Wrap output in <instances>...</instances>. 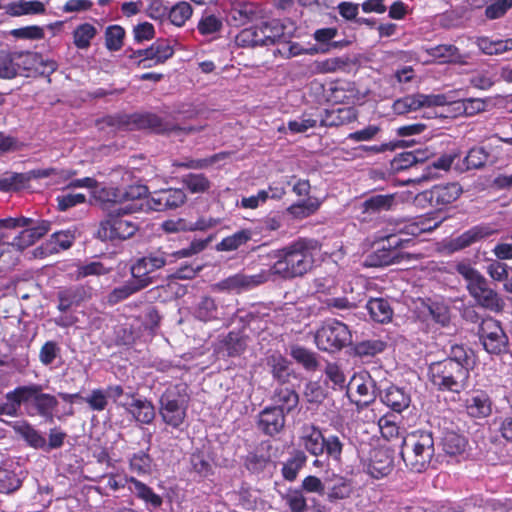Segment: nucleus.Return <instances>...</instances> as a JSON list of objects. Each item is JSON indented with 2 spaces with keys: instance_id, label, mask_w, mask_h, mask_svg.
<instances>
[{
  "instance_id": "nucleus-1",
  "label": "nucleus",
  "mask_w": 512,
  "mask_h": 512,
  "mask_svg": "<svg viewBox=\"0 0 512 512\" xmlns=\"http://www.w3.org/2000/svg\"><path fill=\"white\" fill-rule=\"evenodd\" d=\"M319 252L317 241L298 239L275 252L277 259L269 269H265L267 281L275 277L294 279L308 273L314 266Z\"/></svg>"
},
{
  "instance_id": "nucleus-2",
  "label": "nucleus",
  "mask_w": 512,
  "mask_h": 512,
  "mask_svg": "<svg viewBox=\"0 0 512 512\" xmlns=\"http://www.w3.org/2000/svg\"><path fill=\"white\" fill-rule=\"evenodd\" d=\"M431 385L440 392L461 393L469 387L470 372L456 362H432L427 371Z\"/></svg>"
},
{
  "instance_id": "nucleus-3",
  "label": "nucleus",
  "mask_w": 512,
  "mask_h": 512,
  "mask_svg": "<svg viewBox=\"0 0 512 512\" xmlns=\"http://www.w3.org/2000/svg\"><path fill=\"white\" fill-rule=\"evenodd\" d=\"M455 270L467 282L466 288L478 305L494 312L502 310L503 300L488 286L486 278L468 261L458 262Z\"/></svg>"
},
{
  "instance_id": "nucleus-4",
  "label": "nucleus",
  "mask_w": 512,
  "mask_h": 512,
  "mask_svg": "<svg viewBox=\"0 0 512 512\" xmlns=\"http://www.w3.org/2000/svg\"><path fill=\"white\" fill-rule=\"evenodd\" d=\"M189 392L186 383L169 385L159 399V414L165 424L180 428L187 417Z\"/></svg>"
},
{
  "instance_id": "nucleus-5",
  "label": "nucleus",
  "mask_w": 512,
  "mask_h": 512,
  "mask_svg": "<svg viewBox=\"0 0 512 512\" xmlns=\"http://www.w3.org/2000/svg\"><path fill=\"white\" fill-rule=\"evenodd\" d=\"M434 455L432 434L420 431L411 434L403 441L401 456L406 466L415 472L424 471Z\"/></svg>"
},
{
  "instance_id": "nucleus-6",
  "label": "nucleus",
  "mask_w": 512,
  "mask_h": 512,
  "mask_svg": "<svg viewBox=\"0 0 512 512\" xmlns=\"http://www.w3.org/2000/svg\"><path fill=\"white\" fill-rule=\"evenodd\" d=\"M148 189L141 184L127 187L109 188L106 192L107 202L117 209V212L131 214L145 210L144 199Z\"/></svg>"
},
{
  "instance_id": "nucleus-7",
  "label": "nucleus",
  "mask_w": 512,
  "mask_h": 512,
  "mask_svg": "<svg viewBox=\"0 0 512 512\" xmlns=\"http://www.w3.org/2000/svg\"><path fill=\"white\" fill-rule=\"evenodd\" d=\"M315 343L322 351L336 352L352 343V335L344 323L329 320L316 331Z\"/></svg>"
},
{
  "instance_id": "nucleus-8",
  "label": "nucleus",
  "mask_w": 512,
  "mask_h": 512,
  "mask_svg": "<svg viewBox=\"0 0 512 512\" xmlns=\"http://www.w3.org/2000/svg\"><path fill=\"white\" fill-rule=\"evenodd\" d=\"M125 214L112 207L105 220L100 223L97 236L102 241H124L138 230L136 222L124 218Z\"/></svg>"
},
{
  "instance_id": "nucleus-9",
  "label": "nucleus",
  "mask_w": 512,
  "mask_h": 512,
  "mask_svg": "<svg viewBox=\"0 0 512 512\" xmlns=\"http://www.w3.org/2000/svg\"><path fill=\"white\" fill-rule=\"evenodd\" d=\"M172 258V254H167L163 251L149 253L137 259L131 266V275L145 288L153 282L151 274L164 267L167 263L172 262Z\"/></svg>"
},
{
  "instance_id": "nucleus-10",
  "label": "nucleus",
  "mask_w": 512,
  "mask_h": 512,
  "mask_svg": "<svg viewBox=\"0 0 512 512\" xmlns=\"http://www.w3.org/2000/svg\"><path fill=\"white\" fill-rule=\"evenodd\" d=\"M450 103L448 97L444 94H411L394 101L392 109L395 114L404 115L417 111L423 107L444 106Z\"/></svg>"
},
{
  "instance_id": "nucleus-11",
  "label": "nucleus",
  "mask_w": 512,
  "mask_h": 512,
  "mask_svg": "<svg viewBox=\"0 0 512 512\" xmlns=\"http://www.w3.org/2000/svg\"><path fill=\"white\" fill-rule=\"evenodd\" d=\"M408 242V239H403L397 234L387 236V238L382 241L381 248L373 255L369 256L368 265L388 266L400 263L407 255L402 253L398 248Z\"/></svg>"
},
{
  "instance_id": "nucleus-12",
  "label": "nucleus",
  "mask_w": 512,
  "mask_h": 512,
  "mask_svg": "<svg viewBox=\"0 0 512 512\" xmlns=\"http://www.w3.org/2000/svg\"><path fill=\"white\" fill-rule=\"evenodd\" d=\"M479 334L484 349L488 353L500 354L505 351L508 344V337L500 323L495 319H484L480 325Z\"/></svg>"
},
{
  "instance_id": "nucleus-13",
  "label": "nucleus",
  "mask_w": 512,
  "mask_h": 512,
  "mask_svg": "<svg viewBox=\"0 0 512 512\" xmlns=\"http://www.w3.org/2000/svg\"><path fill=\"white\" fill-rule=\"evenodd\" d=\"M16 59L19 64V75H50L58 68V64L56 61L52 59H46L41 54L36 52H16Z\"/></svg>"
},
{
  "instance_id": "nucleus-14",
  "label": "nucleus",
  "mask_w": 512,
  "mask_h": 512,
  "mask_svg": "<svg viewBox=\"0 0 512 512\" xmlns=\"http://www.w3.org/2000/svg\"><path fill=\"white\" fill-rule=\"evenodd\" d=\"M265 282H267V274L264 270L254 275L237 273L217 282L214 284L213 289L219 292L241 293Z\"/></svg>"
},
{
  "instance_id": "nucleus-15",
  "label": "nucleus",
  "mask_w": 512,
  "mask_h": 512,
  "mask_svg": "<svg viewBox=\"0 0 512 512\" xmlns=\"http://www.w3.org/2000/svg\"><path fill=\"white\" fill-rule=\"evenodd\" d=\"M133 122L139 129H149L152 132L158 134H170V133H192L196 129L192 126L179 127L175 124L160 118L159 116L151 113L137 114L133 116Z\"/></svg>"
},
{
  "instance_id": "nucleus-16",
  "label": "nucleus",
  "mask_w": 512,
  "mask_h": 512,
  "mask_svg": "<svg viewBox=\"0 0 512 512\" xmlns=\"http://www.w3.org/2000/svg\"><path fill=\"white\" fill-rule=\"evenodd\" d=\"M394 466L392 452L384 447L374 448L364 463V470L371 477L379 479L391 473Z\"/></svg>"
},
{
  "instance_id": "nucleus-17",
  "label": "nucleus",
  "mask_w": 512,
  "mask_h": 512,
  "mask_svg": "<svg viewBox=\"0 0 512 512\" xmlns=\"http://www.w3.org/2000/svg\"><path fill=\"white\" fill-rule=\"evenodd\" d=\"M57 405L58 401L55 396L43 393V387L39 384H34V393H32L26 412L30 416L39 415L51 419L53 410Z\"/></svg>"
},
{
  "instance_id": "nucleus-18",
  "label": "nucleus",
  "mask_w": 512,
  "mask_h": 512,
  "mask_svg": "<svg viewBox=\"0 0 512 512\" xmlns=\"http://www.w3.org/2000/svg\"><path fill=\"white\" fill-rule=\"evenodd\" d=\"M286 414L278 407L268 406L258 414L257 427L268 436H275L284 430Z\"/></svg>"
},
{
  "instance_id": "nucleus-19",
  "label": "nucleus",
  "mask_w": 512,
  "mask_h": 512,
  "mask_svg": "<svg viewBox=\"0 0 512 512\" xmlns=\"http://www.w3.org/2000/svg\"><path fill=\"white\" fill-rule=\"evenodd\" d=\"M461 194L462 188L458 183H448L434 186L432 189L419 194L417 199L428 200L434 206H444L456 201Z\"/></svg>"
},
{
  "instance_id": "nucleus-20",
  "label": "nucleus",
  "mask_w": 512,
  "mask_h": 512,
  "mask_svg": "<svg viewBox=\"0 0 512 512\" xmlns=\"http://www.w3.org/2000/svg\"><path fill=\"white\" fill-rule=\"evenodd\" d=\"M349 389L355 390L359 395L360 398L357 400V405L366 407L374 402L380 387L376 385L374 379L369 374H359L351 379Z\"/></svg>"
},
{
  "instance_id": "nucleus-21",
  "label": "nucleus",
  "mask_w": 512,
  "mask_h": 512,
  "mask_svg": "<svg viewBox=\"0 0 512 512\" xmlns=\"http://www.w3.org/2000/svg\"><path fill=\"white\" fill-rule=\"evenodd\" d=\"M120 405L133 417L136 422L141 424H151L155 419V407L151 401L146 398H135L131 396L130 400L120 402Z\"/></svg>"
},
{
  "instance_id": "nucleus-22",
  "label": "nucleus",
  "mask_w": 512,
  "mask_h": 512,
  "mask_svg": "<svg viewBox=\"0 0 512 512\" xmlns=\"http://www.w3.org/2000/svg\"><path fill=\"white\" fill-rule=\"evenodd\" d=\"M378 396L383 404L397 413L407 409L411 403L410 394L404 388L396 385L380 388Z\"/></svg>"
},
{
  "instance_id": "nucleus-23",
  "label": "nucleus",
  "mask_w": 512,
  "mask_h": 512,
  "mask_svg": "<svg viewBox=\"0 0 512 512\" xmlns=\"http://www.w3.org/2000/svg\"><path fill=\"white\" fill-rule=\"evenodd\" d=\"M138 57H142L139 64H142L143 68L151 67L153 61L154 64H162L174 54L173 47L166 41H156L149 48L144 50H138L134 53Z\"/></svg>"
},
{
  "instance_id": "nucleus-24",
  "label": "nucleus",
  "mask_w": 512,
  "mask_h": 512,
  "mask_svg": "<svg viewBox=\"0 0 512 512\" xmlns=\"http://www.w3.org/2000/svg\"><path fill=\"white\" fill-rule=\"evenodd\" d=\"M324 439L321 430L314 424H304L300 429V445L313 456L324 453Z\"/></svg>"
},
{
  "instance_id": "nucleus-25",
  "label": "nucleus",
  "mask_w": 512,
  "mask_h": 512,
  "mask_svg": "<svg viewBox=\"0 0 512 512\" xmlns=\"http://www.w3.org/2000/svg\"><path fill=\"white\" fill-rule=\"evenodd\" d=\"M466 412L473 418H486L492 413V401L483 390H476L465 400Z\"/></svg>"
},
{
  "instance_id": "nucleus-26",
  "label": "nucleus",
  "mask_w": 512,
  "mask_h": 512,
  "mask_svg": "<svg viewBox=\"0 0 512 512\" xmlns=\"http://www.w3.org/2000/svg\"><path fill=\"white\" fill-rule=\"evenodd\" d=\"M495 232L496 230L487 224L476 225L454 238L450 243V247L455 251L462 250L493 235Z\"/></svg>"
},
{
  "instance_id": "nucleus-27",
  "label": "nucleus",
  "mask_w": 512,
  "mask_h": 512,
  "mask_svg": "<svg viewBox=\"0 0 512 512\" xmlns=\"http://www.w3.org/2000/svg\"><path fill=\"white\" fill-rule=\"evenodd\" d=\"M321 126H341L353 122L357 118V112L353 107H342L325 110L319 113Z\"/></svg>"
},
{
  "instance_id": "nucleus-28",
  "label": "nucleus",
  "mask_w": 512,
  "mask_h": 512,
  "mask_svg": "<svg viewBox=\"0 0 512 512\" xmlns=\"http://www.w3.org/2000/svg\"><path fill=\"white\" fill-rule=\"evenodd\" d=\"M126 483L128 484L129 491L138 499L142 500L146 505L153 508H159L162 505V497L156 494L152 488L147 486L145 483L134 477H127Z\"/></svg>"
},
{
  "instance_id": "nucleus-29",
  "label": "nucleus",
  "mask_w": 512,
  "mask_h": 512,
  "mask_svg": "<svg viewBox=\"0 0 512 512\" xmlns=\"http://www.w3.org/2000/svg\"><path fill=\"white\" fill-rule=\"evenodd\" d=\"M271 399L273 401L272 407H278L284 414L291 413L299 404L297 392L288 387L275 388Z\"/></svg>"
},
{
  "instance_id": "nucleus-30",
  "label": "nucleus",
  "mask_w": 512,
  "mask_h": 512,
  "mask_svg": "<svg viewBox=\"0 0 512 512\" xmlns=\"http://www.w3.org/2000/svg\"><path fill=\"white\" fill-rule=\"evenodd\" d=\"M88 298L86 289L82 286L70 287L58 293V309L66 312L72 307L79 306Z\"/></svg>"
},
{
  "instance_id": "nucleus-31",
  "label": "nucleus",
  "mask_w": 512,
  "mask_h": 512,
  "mask_svg": "<svg viewBox=\"0 0 512 512\" xmlns=\"http://www.w3.org/2000/svg\"><path fill=\"white\" fill-rule=\"evenodd\" d=\"M6 14L13 17L23 15H41L46 11L45 5L40 1H20L8 3L4 6Z\"/></svg>"
},
{
  "instance_id": "nucleus-32",
  "label": "nucleus",
  "mask_w": 512,
  "mask_h": 512,
  "mask_svg": "<svg viewBox=\"0 0 512 512\" xmlns=\"http://www.w3.org/2000/svg\"><path fill=\"white\" fill-rule=\"evenodd\" d=\"M366 308L375 322L384 324L392 320L394 312L386 299L372 298L367 302Z\"/></svg>"
},
{
  "instance_id": "nucleus-33",
  "label": "nucleus",
  "mask_w": 512,
  "mask_h": 512,
  "mask_svg": "<svg viewBox=\"0 0 512 512\" xmlns=\"http://www.w3.org/2000/svg\"><path fill=\"white\" fill-rule=\"evenodd\" d=\"M267 364L271 369L272 376L281 384L289 381L293 371L290 362L281 354H272L268 357Z\"/></svg>"
},
{
  "instance_id": "nucleus-34",
  "label": "nucleus",
  "mask_w": 512,
  "mask_h": 512,
  "mask_svg": "<svg viewBox=\"0 0 512 512\" xmlns=\"http://www.w3.org/2000/svg\"><path fill=\"white\" fill-rule=\"evenodd\" d=\"M441 444L447 455L457 456L465 452L468 442L463 435L455 431H446L443 434Z\"/></svg>"
},
{
  "instance_id": "nucleus-35",
  "label": "nucleus",
  "mask_w": 512,
  "mask_h": 512,
  "mask_svg": "<svg viewBox=\"0 0 512 512\" xmlns=\"http://www.w3.org/2000/svg\"><path fill=\"white\" fill-rule=\"evenodd\" d=\"M14 429L31 447L36 449L46 448L45 437L27 422L16 424Z\"/></svg>"
},
{
  "instance_id": "nucleus-36",
  "label": "nucleus",
  "mask_w": 512,
  "mask_h": 512,
  "mask_svg": "<svg viewBox=\"0 0 512 512\" xmlns=\"http://www.w3.org/2000/svg\"><path fill=\"white\" fill-rule=\"evenodd\" d=\"M429 54L443 63H465L464 57L454 45H438L429 50Z\"/></svg>"
},
{
  "instance_id": "nucleus-37",
  "label": "nucleus",
  "mask_w": 512,
  "mask_h": 512,
  "mask_svg": "<svg viewBox=\"0 0 512 512\" xmlns=\"http://www.w3.org/2000/svg\"><path fill=\"white\" fill-rule=\"evenodd\" d=\"M442 223V219L429 216H422L407 223L403 230L409 235L418 236L422 233L431 232Z\"/></svg>"
},
{
  "instance_id": "nucleus-38",
  "label": "nucleus",
  "mask_w": 512,
  "mask_h": 512,
  "mask_svg": "<svg viewBox=\"0 0 512 512\" xmlns=\"http://www.w3.org/2000/svg\"><path fill=\"white\" fill-rule=\"evenodd\" d=\"M386 348V343L380 339H367L357 342L353 345V354L360 358L374 357L382 353Z\"/></svg>"
},
{
  "instance_id": "nucleus-39",
  "label": "nucleus",
  "mask_w": 512,
  "mask_h": 512,
  "mask_svg": "<svg viewBox=\"0 0 512 512\" xmlns=\"http://www.w3.org/2000/svg\"><path fill=\"white\" fill-rule=\"evenodd\" d=\"M72 34L75 47L80 50H86L97 35V29L90 23H82L74 29Z\"/></svg>"
},
{
  "instance_id": "nucleus-40",
  "label": "nucleus",
  "mask_w": 512,
  "mask_h": 512,
  "mask_svg": "<svg viewBox=\"0 0 512 512\" xmlns=\"http://www.w3.org/2000/svg\"><path fill=\"white\" fill-rule=\"evenodd\" d=\"M395 195L393 194H378L371 196L363 202V208L365 212L376 213L382 211H388L393 209L395 206Z\"/></svg>"
},
{
  "instance_id": "nucleus-41",
  "label": "nucleus",
  "mask_w": 512,
  "mask_h": 512,
  "mask_svg": "<svg viewBox=\"0 0 512 512\" xmlns=\"http://www.w3.org/2000/svg\"><path fill=\"white\" fill-rule=\"evenodd\" d=\"M488 159V153L482 147L472 148L463 160L462 164H455V169L463 172L469 169L481 168Z\"/></svg>"
},
{
  "instance_id": "nucleus-42",
  "label": "nucleus",
  "mask_w": 512,
  "mask_h": 512,
  "mask_svg": "<svg viewBox=\"0 0 512 512\" xmlns=\"http://www.w3.org/2000/svg\"><path fill=\"white\" fill-rule=\"evenodd\" d=\"M257 8L252 3L239 4L230 11V19L236 26L245 25L257 18Z\"/></svg>"
},
{
  "instance_id": "nucleus-43",
  "label": "nucleus",
  "mask_w": 512,
  "mask_h": 512,
  "mask_svg": "<svg viewBox=\"0 0 512 512\" xmlns=\"http://www.w3.org/2000/svg\"><path fill=\"white\" fill-rule=\"evenodd\" d=\"M192 14V6L186 1H180L168 8L167 16L171 24L182 27L191 18Z\"/></svg>"
},
{
  "instance_id": "nucleus-44",
  "label": "nucleus",
  "mask_w": 512,
  "mask_h": 512,
  "mask_svg": "<svg viewBox=\"0 0 512 512\" xmlns=\"http://www.w3.org/2000/svg\"><path fill=\"white\" fill-rule=\"evenodd\" d=\"M307 456L303 451H295L282 467V475L288 481H294L300 469L305 465Z\"/></svg>"
},
{
  "instance_id": "nucleus-45",
  "label": "nucleus",
  "mask_w": 512,
  "mask_h": 512,
  "mask_svg": "<svg viewBox=\"0 0 512 512\" xmlns=\"http://www.w3.org/2000/svg\"><path fill=\"white\" fill-rule=\"evenodd\" d=\"M236 39L243 46H266L262 24L242 30Z\"/></svg>"
},
{
  "instance_id": "nucleus-46",
  "label": "nucleus",
  "mask_w": 512,
  "mask_h": 512,
  "mask_svg": "<svg viewBox=\"0 0 512 512\" xmlns=\"http://www.w3.org/2000/svg\"><path fill=\"white\" fill-rule=\"evenodd\" d=\"M19 75L16 52H0V78L13 79Z\"/></svg>"
},
{
  "instance_id": "nucleus-47",
  "label": "nucleus",
  "mask_w": 512,
  "mask_h": 512,
  "mask_svg": "<svg viewBox=\"0 0 512 512\" xmlns=\"http://www.w3.org/2000/svg\"><path fill=\"white\" fill-rule=\"evenodd\" d=\"M194 315L197 319L201 321H211L217 319L218 316V307L213 298L204 296L197 303Z\"/></svg>"
},
{
  "instance_id": "nucleus-48",
  "label": "nucleus",
  "mask_w": 512,
  "mask_h": 512,
  "mask_svg": "<svg viewBox=\"0 0 512 512\" xmlns=\"http://www.w3.org/2000/svg\"><path fill=\"white\" fill-rule=\"evenodd\" d=\"M251 238L252 232L250 230L243 229L237 231L233 235L223 238L217 245V249L220 251H233L247 243Z\"/></svg>"
},
{
  "instance_id": "nucleus-49",
  "label": "nucleus",
  "mask_w": 512,
  "mask_h": 512,
  "mask_svg": "<svg viewBox=\"0 0 512 512\" xmlns=\"http://www.w3.org/2000/svg\"><path fill=\"white\" fill-rule=\"evenodd\" d=\"M144 287L134 278L132 277L131 280L127 281L125 284H123L120 287L115 288L108 296V302L110 304H116L132 294L138 292L139 290L143 289Z\"/></svg>"
},
{
  "instance_id": "nucleus-50",
  "label": "nucleus",
  "mask_w": 512,
  "mask_h": 512,
  "mask_svg": "<svg viewBox=\"0 0 512 512\" xmlns=\"http://www.w3.org/2000/svg\"><path fill=\"white\" fill-rule=\"evenodd\" d=\"M183 185L192 194H201L207 192L211 187V182L204 174L190 173L182 178Z\"/></svg>"
},
{
  "instance_id": "nucleus-51",
  "label": "nucleus",
  "mask_w": 512,
  "mask_h": 512,
  "mask_svg": "<svg viewBox=\"0 0 512 512\" xmlns=\"http://www.w3.org/2000/svg\"><path fill=\"white\" fill-rule=\"evenodd\" d=\"M444 360H451L458 363L469 372L474 364V353L470 349H466L462 345H453L450 350L449 357Z\"/></svg>"
},
{
  "instance_id": "nucleus-52",
  "label": "nucleus",
  "mask_w": 512,
  "mask_h": 512,
  "mask_svg": "<svg viewBox=\"0 0 512 512\" xmlns=\"http://www.w3.org/2000/svg\"><path fill=\"white\" fill-rule=\"evenodd\" d=\"M291 356L300 363L305 369L314 371L318 367V361L314 352L301 347L292 346L290 351Z\"/></svg>"
},
{
  "instance_id": "nucleus-53",
  "label": "nucleus",
  "mask_w": 512,
  "mask_h": 512,
  "mask_svg": "<svg viewBox=\"0 0 512 512\" xmlns=\"http://www.w3.org/2000/svg\"><path fill=\"white\" fill-rule=\"evenodd\" d=\"M265 45H272L276 42H285L284 27L278 20L262 23Z\"/></svg>"
},
{
  "instance_id": "nucleus-54",
  "label": "nucleus",
  "mask_w": 512,
  "mask_h": 512,
  "mask_svg": "<svg viewBox=\"0 0 512 512\" xmlns=\"http://www.w3.org/2000/svg\"><path fill=\"white\" fill-rule=\"evenodd\" d=\"M74 241V235L70 231L54 232L49 241V251L58 253L60 250H66L71 247Z\"/></svg>"
},
{
  "instance_id": "nucleus-55",
  "label": "nucleus",
  "mask_w": 512,
  "mask_h": 512,
  "mask_svg": "<svg viewBox=\"0 0 512 512\" xmlns=\"http://www.w3.org/2000/svg\"><path fill=\"white\" fill-rule=\"evenodd\" d=\"M320 123L319 114H303L300 118L289 121L288 129L292 133H304L310 128H314Z\"/></svg>"
},
{
  "instance_id": "nucleus-56",
  "label": "nucleus",
  "mask_w": 512,
  "mask_h": 512,
  "mask_svg": "<svg viewBox=\"0 0 512 512\" xmlns=\"http://www.w3.org/2000/svg\"><path fill=\"white\" fill-rule=\"evenodd\" d=\"M130 469L138 475H145L151 472L152 459L150 456L139 451L130 458Z\"/></svg>"
},
{
  "instance_id": "nucleus-57",
  "label": "nucleus",
  "mask_w": 512,
  "mask_h": 512,
  "mask_svg": "<svg viewBox=\"0 0 512 512\" xmlns=\"http://www.w3.org/2000/svg\"><path fill=\"white\" fill-rule=\"evenodd\" d=\"M111 271V268L105 267L99 261H92L89 263L81 264L77 267L76 278L81 279L88 276L105 275Z\"/></svg>"
},
{
  "instance_id": "nucleus-58",
  "label": "nucleus",
  "mask_w": 512,
  "mask_h": 512,
  "mask_svg": "<svg viewBox=\"0 0 512 512\" xmlns=\"http://www.w3.org/2000/svg\"><path fill=\"white\" fill-rule=\"evenodd\" d=\"M427 309L430 316L436 323L446 326L450 322V309L445 303L437 301L431 302L427 306Z\"/></svg>"
},
{
  "instance_id": "nucleus-59",
  "label": "nucleus",
  "mask_w": 512,
  "mask_h": 512,
  "mask_svg": "<svg viewBox=\"0 0 512 512\" xmlns=\"http://www.w3.org/2000/svg\"><path fill=\"white\" fill-rule=\"evenodd\" d=\"M202 35H213L222 29V21L213 14H204L197 25Z\"/></svg>"
},
{
  "instance_id": "nucleus-60",
  "label": "nucleus",
  "mask_w": 512,
  "mask_h": 512,
  "mask_svg": "<svg viewBox=\"0 0 512 512\" xmlns=\"http://www.w3.org/2000/svg\"><path fill=\"white\" fill-rule=\"evenodd\" d=\"M512 8V0H488L485 15L488 19L494 20L505 15Z\"/></svg>"
},
{
  "instance_id": "nucleus-61",
  "label": "nucleus",
  "mask_w": 512,
  "mask_h": 512,
  "mask_svg": "<svg viewBox=\"0 0 512 512\" xmlns=\"http://www.w3.org/2000/svg\"><path fill=\"white\" fill-rule=\"evenodd\" d=\"M20 485L21 481L13 471L0 467V493L14 492Z\"/></svg>"
},
{
  "instance_id": "nucleus-62",
  "label": "nucleus",
  "mask_w": 512,
  "mask_h": 512,
  "mask_svg": "<svg viewBox=\"0 0 512 512\" xmlns=\"http://www.w3.org/2000/svg\"><path fill=\"white\" fill-rule=\"evenodd\" d=\"M30 177L23 173H11L0 178V190L9 191L22 188Z\"/></svg>"
},
{
  "instance_id": "nucleus-63",
  "label": "nucleus",
  "mask_w": 512,
  "mask_h": 512,
  "mask_svg": "<svg viewBox=\"0 0 512 512\" xmlns=\"http://www.w3.org/2000/svg\"><path fill=\"white\" fill-rule=\"evenodd\" d=\"M347 66V60L341 57H333L315 62V70L318 73H334L343 70Z\"/></svg>"
},
{
  "instance_id": "nucleus-64",
  "label": "nucleus",
  "mask_w": 512,
  "mask_h": 512,
  "mask_svg": "<svg viewBox=\"0 0 512 512\" xmlns=\"http://www.w3.org/2000/svg\"><path fill=\"white\" fill-rule=\"evenodd\" d=\"M82 400L89 405L91 410L94 411H103L108 404L107 394L102 389L92 390L91 393L82 398Z\"/></svg>"
}]
</instances>
